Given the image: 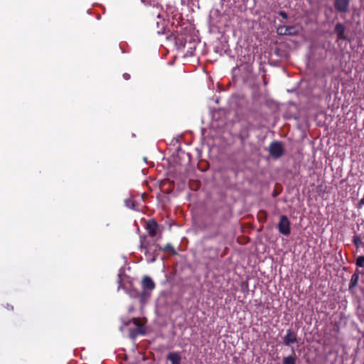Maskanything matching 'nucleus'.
I'll return each mask as SVG.
<instances>
[{"mask_svg": "<svg viewBox=\"0 0 364 364\" xmlns=\"http://www.w3.org/2000/svg\"><path fill=\"white\" fill-rule=\"evenodd\" d=\"M156 284L153 279L149 276H144L141 280L142 298L149 299L152 291L155 289Z\"/></svg>", "mask_w": 364, "mask_h": 364, "instance_id": "1", "label": "nucleus"}, {"mask_svg": "<svg viewBox=\"0 0 364 364\" xmlns=\"http://www.w3.org/2000/svg\"><path fill=\"white\" fill-rule=\"evenodd\" d=\"M269 155L274 159H279L284 154V149L282 142L272 141L268 149Z\"/></svg>", "mask_w": 364, "mask_h": 364, "instance_id": "2", "label": "nucleus"}, {"mask_svg": "<svg viewBox=\"0 0 364 364\" xmlns=\"http://www.w3.org/2000/svg\"><path fill=\"white\" fill-rule=\"evenodd\" d=\"M291 223L287 215H282L277 224V229L279 233L288 236L291 233Z\"/></svg>", "mask_w": 364, "mask_h": 364, "instance_id": "3", "label": "nucleus"}, {"mask_svg": "<svg viewBox=\"0 0 364 364\" xmlns=\"http://www.w3.org/2000/svg\"><path fill=\"white\" fill-rule=\"evenodd\" d=\"M277 33L280 36H296L299 31L296 26H279L277 28Z\"/></svg>", "mask_w": 364, "mask_h": 364, "instance_id": "4", "label": "nucleus"}, {"mask_svg": "<svg viewBox=\"0 0 364 364\" xmlns=\"http://www.w3.org/2000/svg\"><path fill=\"white\" fill-rule=\"evenodd\" d=\"M140 248H141V251H143V250L144 251V254L147 257L152 255V258L151 259V262H154L156 259V257H157L156 251H157V249L156 248L155 250H153V252L151 253L150 252V250H151L150 243L146 240L144 239V240H141Z\"/></svg>", "mask_w": 364, "mask_h": 364, "instance_id": "5", "label": "nucleus"}, {"mask_svg": "<svg viewBox=\"0 0 364 364\" xmlns=\"http://www.w3.org/2000/svg\"><path fill=\"white\" fill-rule=\"evenodd\" d=\"M220 250L216 247H207L203 250V257L208 262L215 260L219 255Z\"/></svg>", "mask_w": 364, "mask_h": 364, "instance_id": "6", "label": "nucleus"}, {"mask_svg": "<svg viewBox=\"0 0 364 364\" xmlns=\"http://www.w3.org/2000/svg\"><path fill=\"white\" fill-rule=\"evenodd\" d=\"M350 0H334V7L337 12L346 14L349 11Z\"/></svg>", "mask_w": 364, "mask_h": 364, "instance_id": "7", "label": "nucleus"}, {"mask_svg": "<svg viewBox=\"0 0 364 364\" xmlns=\"http://www.w3.org/2000/svg\"><path fill=\"white\" fill-rule=\"evenodd\" d=\"M146 230L151 237L156 236L160 232L159 226L155 220H149L146 222Z\"/></svg>", "mask_w": 364, "mask_h": 364, "instance_id": "8", "label": "nucleus"}, {"mask_svg": "<svg viewBox=\"0 0 364 364\" xmlns=\"http://www.w3.org/2000/svg\"><path fill=\"white\" fill-rule=\"evenodd\" d=\"M297 342L296 333L291 330L287 331V334L283 338V343L285 346H289L292 343Z\"/></svg>", "mask_w": 364, "mask_h": 364, "instance_id": "9", "label": "nucleus"}, {"mask_svg": "<svg viewBox=\"0 0 364 364\" xmlns=\"http://www.w3.org/2000/svg\"><path fill=\"white\" fill-rule=\"evenodd\" d=\"M334 31L337 35L338 40H346L347 36L345 35L346 27L341 23H337Z\"/></svg>", "mask_w": 364, "mask_h": 364, "instance_id": "10", "label": "nucleus"}, {"mask_svg": "<svg viewBox=\"0 0 364 364\" xmlns=\"http://www.w3.org/2000/svg\"><path fill=\"white\" fill-rule=\"evenodd\" d=\"M166 359L171 364H181V356L178 352H171L167 355Z\"/></svg>", "mask_w": 364, "mask_h": 364, "instance_id": "11", "label": "nucleus"}, {"mask_svg": "<svg viewBox=\"0 0 364 364\" xmlns=\"http://www.w3.org/2000/svg\"><path fill=\"white\" fill-rule=\"evenodd\" d=\"M128 294L130 296V297H132V298H138V299H139L140 302L142 303V304L145 303L147 301V299H143V298H142V291H139L138 289H136L135 288H131L128 291Z\"/></svg>", "mask_w": 364, "mask_h": 364, "instance_id": "12", "label": "nucleus"}, {"mask_svg": "<svg viewBox=\"0 0 364 364\" xmlns=\"http://www.w3.org/2000/svg\"><path fill=\"white\" fill-rule=\"evenodd\" d=\"M156 247L161 252H168L172 255H176L177 252L173 248V245L170 243L166 244L164 247H161L159 245H155Z\"/></svg>", "mask_w": 364, "mask_h": 364, "instance_id": "13", "label": "nucleus"}, {"mask_svg": "<svg viewBox=\"0 0 364 364\" xmlns=\"http://www.w3.org/2000/svg\"><path fill=\"white\" fill-rule=\"evenodd\" d=\"M359 280V274L356 272H355L352 276L351 279L349 283V290H351L352 289L355 288Z\"/></svg>", "mask_w": 364, "mask_h": 364, "instance_id": "14", "label": "nucleus"}, {"mask_svg": "<svg viewBox=\"0 0 364 364\" xmlns=\"http://www.w3.org/2000/svg\"><path fill=\"white\" fill-rule=\"evenodd\" d=\"M138 334H145V330L142 328H135L130 330V337L134 338Z\"/></svg>", "mask_w": 364, "mask_h": 364, "instance_id": "15", "label": "nucleus"}, {"mask_svg": "<svg viewBox=\"0 0 364 364\" xmlns=\"http://www.w3.org/2000/svg\"><path fill=\"white\" fill-rule=\"evenodd\" d=\"M296 358L291 355L284 357L283 359V364H295Z\"/></svg>", "mask_w": 364, "mask_h": 364, "instance_id": "16", "label": "nucleus"}, {"mask_svg": "<svg viewBox=\"0 0 364 364\" xmlns=\"http://www.w3.org/2000/svg\"><path fill=\"white\" fill-rule=\"evenodd\" d=\"M258 219L259 222H265L267 218V213L265 210H260L258 213Z\"/></svg>", "mask_w": 364, "mask_h": 364, "instance_id": "17", "label": "nucleus"}, {"mask_svg": "<svg viewBox=\"0 0 364 364\" xmlns=\"http://www.w3.org/2000/svg\"><path fill=\"white\" fill-rule=\"evenodd\" d=\"M355 264L358 267H364V256L360 255V256L358 257V258L356 259Z\"/></svg>", "mask_w": 364, "mask_h": 364, "instance_id": "18", "label": "nucleus"}, {"mask_svg": "<svg viewBox=\"0 0 364 364\" xmlns=\"http://www.w3.org/2000/svg\"><path fill=\"white\" fill-rule=\"evenodd\" d=\"M353 242L356 247H359L362 243L361 240L359 236L354 235L353 237Z\"/></svg>", "mask_w": 364, "mask_h": 364, "instance_id": "19", "label": "nucleus"}, {"mask_svg": "<svg viewBox=\"0 0 364 364\" xmlns=\"http://www.w3.org/2000/svg\"><path fill=\"white\" fill-rule=\"evenodd\" d=\"M132 323L137 326V328H142L144 329L143 324L140 321V320L137 318H132Z\"/></svg>", "mask_w": 364, "mask_h": 364, "instance_id": "20", "label": "nucleus"}, {"mask_svg": "<svg viewBox=\"0 0 364 364\" xmlns=\"http://www.w3.org/2000/svg\"><path fill=\"white\" fill-rule=\"evenodd\" d=\"M4 308H5L9 311H14V306L12 304H10L9 303H6V304H4Z\"/></svg>", "mask_w": 364, "mask_h": 364, "instance_id": "21", "label": "nucleus"}, {"mask_svg": "<svg viewBox=\"0 0 364 364\" xmlns=\"http://www.w3.org/2000/svg\"><path fill=\"white\" fill-rule=\"evenodd\" d=\"M279 16H282L284 19H287V18H288V15H287V14L285 11H280L279 12Z\"/></svg>", "mask_w": 364, "mask_h": 364, "instance_id": "22", "label": "nucleus"}, {"mask_svg": "<svg viewBox=\"0 0 364 364\" xmlns=\"http://www.w3.org/2000/svg\"><path fill=\"white\" fill-rule=\"evenodd\" d=\"M123 77L124 78V80H128L130 79V75L128 73H124L123 75Z\"/></svg>", "mask_w": 364, "mask_h": 364, "instance_id": "23", "label": "nucleus"}, {"mask_svg": "<svg viewBox=\"0 0 364 364\" xmlns=\"http://www.w3.org/2000/svg\"><path fill=\"white\" fill-rule=\"evenodd\" d=\"M208 219H209L210 221L213 223V221L215 220V216L214 215H209L208 216Z\"/></svg>", "mask_w": 364, "mask_h": 364, "instance_id": "24", "label": "nucleus"}]
</instances>
